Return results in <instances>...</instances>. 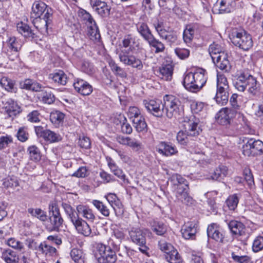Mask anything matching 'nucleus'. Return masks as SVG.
<instances>
[{
  "instance_id": "f257e3e1",
  "label": "nucleus",
  "mask_w": 263,
  "mask_h": 263,
  "mask_svg": "<svg viewBox=\"0 0 263 263\" xmlns=\"http://www.w3.org/2000/svg\"><path fill=\"white\" fill-rule=\"evenodd\" d=\"M123 46L128 49H121L119 53L120 61L125 65L142 70L143 65L141 60L147 58L146 50L140 45V40L131 34L126 35L122 40Z\"/></svg>"
},
{
  "instance_id": "f03ea898",
  "label": "nucleus",
  "mask_w": 263,
  "mask_h": 263,
  "mask_svg": "<svg viewBox=\"0 0 263 263\" xmlns=\"http://www.w3.org/2000/svg\"><path fill=\"white\" fill-rule=\"evenodd\" d=\"M170 182L179 201L187 205L193 203V198L189 195L188 182L185 178L179 174H175L171 177Z\"/></svg>"
},
{
  "instance_id": "7ed1b4c3",
  "label": "nucleus",
  "mask_w": 263,
  "mask_h": 263,
  "mask_svg": "<svg viewBox=\"0 0 263 263\" xmlns=\"http://www.w3.org/2000/svg\"><path fill=\"white\" fill-rule=\"evenodd\" d=\"M206 71L202 68L197 69L194 72H189L184 77L183 85L187 90L195 92L205 84L207 78L205 74Z\"/></svg>"
},
{
  "instance_id": "20e7f679",
  "label": "nucleus",
  "mask_w": 263,
  "mask_h": 263,
  "mask_svg": "<svg viewBox=\"0 0 263 263\" xmlns=\"http://www.w3.org/2000/svg\"><path fill=\"white\" fill-rule=\"evenodd\" d=\"M229 37L235 46L243 50H248L253 46L251 35L241 28L232 29Z\"/></svg>"
},
{
  "instance_id": "39448f33",
  "label": "nucleus",
  "mask_w": 263,
  "mask_h": 263,
  "mask_svg": "<svg viewBox=\"0 0 263 263\" xmlns=\"http://www.w3.org/2000/svg\"><path fill=\"white\" fill-rule=\"evenodd\" d=\"M164 111L170 119L177 118L183 113V106L179 99L173 95H166L163 97Z\"/></svg>"
},
{
  "instance_id": "423d86ee",
  "label": "nucleus",
  "mask_w": 263,
  "mask_h": 263,
  "mask_svg": "<svg viewBox=\"0 0 263 263\" xmlns=\"http://www.w3.org/2000/svg\"><path fill=\"white\" fill-rule=\"evenodd\" d=\"M242 153L248 157H255L263 154V142L259 140L245 138L243 140Z\"/></svg>"
},
{
  "instance_id": "0eeeda50",
  "label": "nucleus",
  "mask_w": 263,
  "mask_h": 263,
  "mask_svg": "<svg viewBox=\"0 0 263 263\" xmlns=\"http://www.w3.org/2000/svg\"><path fill=\"white\" fill-rule=\"evenodd\" d=\"M97 251L100 255L98 258V263H115L117 256L115 251L110 246L98 243Z\"/></svg>"
},
{
  "instance_id": "6e6552de",
  "label": "nucleus",
  "mask_w": 263,
  "mask_h": 263,
  "mask_svg": "<svg viewBox=\"0 0 263 263\" xmlns=\"http://www.w3.org/2000/svg\"><path fill=\"white\" fill-rule=\"evenodd\" d=\"M49 220L51 226V230L58 231L63 223V219L57 204L53 202L49 204Z\"/></svg>"
},
{
  "instance_id": "1a4fd4ad",
  "label": "nucleus",
  "mask_w": 263,
  "mask_h": 263,
  "mask_svg": "<svg viewBox=\"0 0 263 263\" xmlns=\"http://www.w3.org/2000/svg\"><path fill=\"white\" fill-rule=\"evenodd\" d=\"M22 43L15 36L10 37L6 42V54L8 58L14 61L18 57V52L21 49Z\"/></svg>"
},
{
  "instance_id": "9d476101",
  "label": "nucleus",
  "mask_w": 263,
  "mask_h": 263,
  "mask_svg": "<svg viewBox=\"0 0 263 263\" xmlns=\"http://www.w3.org/2000/svg\"><path fill=\"white\" fill-rule=\"evenodd\" d=\"M143 105L148 112L157 117H162L164 113V103L160 100H144Z\"/></svg>"
},
{
  "instance_id": "9b49d317",
  "label": "nucleus",
  "mask_w": 263,
  "mask_h": 263,
  "mask_svg": "<svg viewBox=\"0 0 263 263\" xmlns=\"http://www.w3.org/2000/svg\"><path fill=\"white\" fill-rule=\"evenodd\" d=\"M35 132L38 137L43 138L45 141L50 143L58 142L62 139L59 134L48 129H44L42 126H35Z\"/></svg>"
},
{
  "instance_id": "f8f14e48",
  "label": "nucleus",
  "mask_w": 263,
  "mask_h": 263,
  "mask_svg": "<svg viewBox=\"0 0 263 263\" xmlns=\"http://www.w3.org/2000/svg\"><path fill=\"white\" fill-rule=\"evenodd\" d=\"M184 126L185 132L188 136L196 137L202 132L199 125V120L194 116L190 117L187 121H184Z\"/></svg>"
},
{
  "instance_id": "ddd939ff",
  "label": "nucleus",
  "mask_w": 263,
  "mask_h": 263,
  "mask_svg": "<svg viewBox=\"0 0 263 263\" xmlns=\"http://www.w3.org/2000/svg\"><path fill=\"white\" fill-rule=\"evenodd\" d=\"M117 141L120 144L130 147L135 152H138L143 147L140 140L136 137L119 136Z\"/></svg>"
},
{
  "instance_id": "4468645a",
  "label": "nucleus",
  "mask_w": 263,
  "mask_h": 263,
  "mask_svg": "<svg viewBox=\"0 0 263 263\" xmlns=\"http://www.w3.org/2000/svg\"><path fill=\"white\" fill-rule=\"evenodd\" d=\"M53 10L48 9L43 17L34 18L32 23L35 28L41 32H47L49 24H51L52 20Z\"/></svg>"
},
{
  "instance_id": "2eb2a0df",
  "label": "nucleus",
  "mask_w": 263,
  "mask_h": 263,
  "mask_svg": "<svg viewBox=\"0 0 263 263\" xmlns=\"http://www.w3.org/2000/svg\"><path fill=\"white\" fill-rule=\"evenodd\" d=\"M228 226L231 233L235 237L248 238L249 237L247 228L241 222L233 220L229 222Z\"/></svg>"
},
{
  "instance_id": "dca6fc26",
  "label": "nucleus",
  "mask_w": 263,
  "mask_h": 263,
  "mask_svg": "<svg viewBox=\"0 0 263 263\" xmlns=\"http://www.w3.org/2000/svg\"><path fill=\"white\" fill-rule=\"evenodd\" d=\"M146 230L139 227H132L128 232L132 241L136 245L143 244L146 240Z\"/></svg>"
},
{
  "instance_id": "f3484780",
  "label": "nucleus",
  "mask_w": 263,
  "mask_h": 263,
  "mask_svg": "<svg viewBox=\"0 0 263 263\" xmlns=\"http://www.w3.org/2000/svg\"><path fill=\"white\" fill-rule=\"evenodd\" d=\"M224 233V232L215 223L209 226L207 229L208 237L218 242H223Z\"/></svg>"
},
{
  "instance_id": "a211bd4d",
  "label": "nucleus",
  "mask_w": 263,
  "mask_h": 263,
  "mask_svg": "<svg viewBox=\"0 0 263 263\" xmlns=\"http://www.w3.org/2000/svg\"><path fill=\"white\" fill-rule=\"evenodd\" d=\"M48 9H52L44 2L35 1L32 6L31 18L34 19L42 17Z\"/></svg>"
},
{
  "instance_id": "6ab92c4d",
  "label": "nucleus",
  "mask_w": 263,
  "mask_h": 263,
  "mask_svg": "<svg viewBox=\"0 0 263 263\" xmlns=\"http://www.w3.org/2000/svg\"><path fill=\"white\" fill-rule=\"evenodd\" d=\"M156 151L160 154L168 157L178 153L176 147L171 143L162 141L156 147Z\"/></svg>"
},
{
  "instance_id": "aec40b11",
  "label": "nucleus",
  "mask_w": 263,
  "mask_h": 263,
  "mask_svg": "<svg viewBox=\"0 0 263 263\" xmlns=\"http://www.w3.org/2000/svg\"><path fill=\"white\" fill-rule=\"evenodd\" d=\"M233 114V110L228 107L222 108L216 114L215 119L219 124L227 125L230 124Z\"/></svg>"
},
{
  "instance_id": "412c9836",
  "label": "nucleus",
  "mask_w": 263,
  "mask_h": 263,
  "mask_svg": "<svg viewBox=\"0 0 263 263\" xmlns=\"http://www.w3.org/2000/svg\"><path fill=\"white\" fill-rule=\"evenodd\" d=\"M218 57L213 58V61L220 70L228 72L231 70L232 66L228 59V54L226 53H222Z\"/></svg>"
},
{
  "instance_id": "4be33fe9",
  "label": "nucleus",
  "mask_w": 263,
  "mask_h": 263,
  "mask_svg": "<svg viewBox=\"0 0 263 263\" xmlns=\"http://www.w3.org/2000/svg\"><path fill=\"white\" fill-rule=\"evenodd\" d=\"M233 3V0H217L213 7V11L218 13L230 12Z\"/></svg>"
},
{
  "instance_id": "5701e85b",
  "label": "nucleus",
  "mask_w": 263,
  "mask_h": 263,
  "mask_svg": "<svg viewBox=\"0 0 263 263\" xmlns=\"http://www.w3.org/2000/svg\"><path fill=\"white\" fill-rule=\"evenodd\" d=\"M90 4L93 9L102 17L109 14L110 8L104 2L100 0H90Z\"/></svg>"
},
{
  "instance_id": "b1692460",
  "label": "nucleus",
  "mask_w": 263,
  "mask_h": 263,
  "mask_svg": "<svg viewBox=\"0 0 263 263\" xmlns=\"http://www.w3.org/2000/svg\"><path fill=\"white\" fill-rule=\"evenodd\" d=\"M181 232L185 239H194L197 232L196 224L193 222L185 223L181 228Z\"/></svg>"
},
{
  "instance_id": "393cba45",
  "label": "nucleus",
  "mask_w": 263,
  "mask_h": 263,
  "mask_svg": "<svg viewBox=\"0 0 263 263\" xmlns=\"http://www.w3.org/2000/svg\"><path fill=\"white\" fill-rule=\"evenodd\" d=\"M73 85L75 90L83 96L89 95L92 91V86L82 79H77Z\"/></svg>"
},
{
  "instance_id": "a878e982",
  "label": "nucleus",
  "mask_w": 263,
  "mask_h": 263,
  "mask_svg": "<svg viewBox=\"0 0 263 263\" xmlns=\"http://www.w3.org/2000/svg\"><path fill=\"white\" fill-rule=\"evenodd\" d=\"M73 226L78 233L85 237L93 236V235H91V229L89 225L82 218Z\"/></svg>"
},
{
  "instance_id": "bb28decb",
  "label": "nucleus",
  "mask_w": 263,
  "mask_h": 263,
  "mask_svg": "<svg viewBox=\"0 0 263 263\" xmlns=\"http://www.w3.org/2000/svg\"><path fill=\"white\" fill-rule=\"evenodd\" d=\"M62 207L73 226L81 218L78 213H77L74 209L69 204L62 202Z\"/></svg>"
},
{
  "instance_id": "cd10ccee",
  "label": "nucleus",
  "mask_w": 263,
  "mask_h": 263,
  "mask_svg": "<svg viewBox=\"0 0 263 263\" xmlns=\"http://www.w3.org/2000/svg\"><path fill=\"white\" fill-rule=\"evenodd\" d=\"M106 160L107 162V165L110 168V171L117 177L125 181L126 176L122 170L117 165L115 161L111 157L108 156L106 157Z\"/></svg>"
},
{
  "instance_id": "c85d7f7f",
  "label": "nucleus",
  "mask_w": 263,
  "mask_h": 263,
  "mask_svg": "<svg viewBox=\"0 0 263 263\" xmlns=\"http://www.w3.org/2000/svg\"><path fill=\"white\" fill-rule=\"evenodd\" d=\"M39 92V99L43 103L51 104L55 101V97L49 89H46L42 86L41 90Z\"/></svg>"
},
{
  "instance_id": "c756f323",
  "label": "nucleus",
  "mask_w": 263,
  "mask_h": 263,
  "mask_svg": "<svg viewBox=\"0 0 263 263\" xmlns=\"http://www.w3.org/2000/svg\"><path fill=\"white\" fill-rule=\"evenodd\" d=\"M78 214L87 220L93 222L96 216L92 209L84 205H78L76 208Z\"/></svg>"
},
{
  "instance_id": "7c9ffc66",
  "label": "nucleus",
  "mask_w": 263,
  "mask_h": 263,
  "mask_svg": "<svg viewBox=\"0 0 263 263\" xmlns=\"http://www.w3.org/2000/svg\"><path fill=\"white\" fill-rule=\"evenodd\" d=\"M6 111L10 117L15 116L21 112V107L12 99H9L5 104Z\"/></svg>"
},
{
  "instance_id": "2f4dec72",
  "label": "nucleus",
  "mask_w": 263,
  "mask_h": 263,
  "mask_svg": "<svg viewBox=\"0 0 263 263\" xmlns=\"http://www.w3.org/2000/svg\"><path fill=\"white\" fill-rule=\"evenodd\" d=\"M17 30L18 32L26 38L34 39L35 34L26 23L21 22L17 24Z\"/></svg>"
},
{
  "instance_id": "473e14b6",
  "label": "nucleus",
  "mask_w": 263,
  "mask_h": 263,
  "mask_svg": "<svg viewBox=\"0 0 263 263\" xmlns=\"http://www.w3.org/2000/svg\"><path fill=\"white\" fill-rule=\"evenodd\" d=\"M173 73V66L170 64H163L159 68V76L165 81H171Z\"/></svg>"
},
{
  "instance_id": "72a5a7b5",
  "label": "nucleus",
  "mask_w": 263,
  "mask_h": 263,
  "mask_svg": "<svg viewBox=\"0 0 263 263\" xmlns=\"http://www.w3.org/2000/svg\"><path fill=\"white\" fill-rule=\"evenodd\" d=\"M249 74L240 73L234 82V86L239 91H244L247 87L248 77Z\"/></svg>"
},
{
  "instance_id": "f704fd0d",
  "label": "nucleus",
  "mask_w": 263,
  "mask_h": 263,
  "mask_svg": "<svg viewBox=\"0 0 263 263\" xmlns=\"http://www.w3.org/2000/svg\"><path fill=\"white\" fill-rule=\"evenodd\" d=\"M136 27L138 32L145 41L153 35L147 24L145 22H138L136 24Z\"/></svg>"
},
{
  "instance_id": "c9c22d12",
  "label": "nucleus",
  "mask_w": 263,
  "mask_h": 263,
  "mask_svg": "<svg viewBox=\"0 0 263 263\" xmlns=\"http://www.w3.org/2000/svg\"><path fill=\"white\" fill-rule=\"evenodd\" d=\"M1 257L6 263L18 262V257L16 252L10 249L2 250Z\"/></svg>"
},
{
  "instance_id": "e433bc0d",
  "label": "nucleus",
  "mask_w": 263,
  "mask_h": 263,
  "mask_svg": "<svg viewBox=\"0 0 263 263\" xmlns=\"http://www.w3.org/2000/svg\"><path fill=\"white\" fill-rule=\"evenodd\" d=\"M146 42H147L150 47L155 49V53L163 52L165 50L164 44L156 39L154 35L147 39Z\"/></svg>"
},
{
  "instance_id": "4c0bfd02",
  "label": "nucleus",
  "mask_w": 263,
  "mask_h": 263,
  "mask_svg": "<svg viewBox=\"0 0 263 263\" xmlns=\"http://www.w3.org/2000/svg\"><path fill=\"white\" fill-rule=\"evenodd\" d=\"M229 89H226L224 88L217 89L214 99L217 104L224 105L227 103L229 96Z\"/></svg>"
},
{
  "instance_id": "58836bf2",
  "label": "nucleus",
  "mask_w": 263,
  "mask_h": 263,
  "mask_svg": "<svg viewBox=\"0 0 263 263\" xmlns=\"http://www.w3.org/2000/svg\"><path fill=\"white\" fill-rule=\"evenodd\" d=\"M197 29V26L195 24L186 26L183 33V39L185 43H189L192 41Z\"/></svg>"
},
{
  "instance_id": "ea45409f",
  "label": "nucleus",
  "mask_w": 263,
  "mask_h": 263,
  "mask_svg": "<svg viewBox=\"0 0 263 263\" xmlns=\"http://www.w3.org/2000/svg\"><path fill=\"white\" fill-rule=\"evenodd\" d=\"M105 197L115 212H117V209H122L123 205L115 194L108 193Z\"/></svg>"
},
{
  "instance_id": "a19ab883",
  "label": "nucleus",
  "mask_w": 263,
  "mask_h": 263,
  "mask_svg": "<svg viewBox=\"0 0 263 263\" xmlns=\"http://www.w3.org/2000/svg\"><path fill=\"white\" fill-rule=\"evenodd\" d=\"M152 230L157 235L162 236L167 231V226L163 222L154 220L151 223Z\"/></svg>"
},
{
  "instance_id": "79ce46f5",
  "label": "nucleus",
  "mask_w": 263,
  "mask_h": 263,
  "mask_svg": "<svg viewBox=\"0 0 263 263\" xmlns=\"http://www.w3.org/2000/svg\"><path fill=\"white\" fill-rule=\"evenodd\" d=\"M87 35L89 39L93 41H99L101 38V35L96 23H93L92 25H87Z\"/></svg>"
},
{
  "instance_id": "37998d69",
  "label": "nucleus",
  "mask_w": 263,
  "mask_h": 263,
  "mask_svg": "<svg viewBox=\"0 0 263 263\" xmlns=\"http://www.w3.org/2000/svg\"><path fill=\"white\" fill-rule=\"evenodd\" d=\"M49 78L56 84L64 85L67 82V76L65 73L61 70L58 72L50 73Z\"/></svg>"
},
{
  "instance_id": "c03bdc74",
  "label": "nucleus",
  "mask_w": 263,
  "mask_h": 263,
  "mask_svg": "<svg viewBox=\"0 0 263 263\" xmlns=\"http://www.w3.org/2000/svg\"><path fill=\"white\" fill-rule=\"evenodd\" d=\"M21 86L23 89L33 91H40L42 88V86L40 83L30 79L25 80L21 83Z\"/></svg>"
},
{
  "instance_id": "a18cd8bd",
  "label": "nucleus",
  "mask_w": 263,
  "mask_h": 263,
  "mask_svg": "<svg viewBox=\"0 0 263 263\" xmlns=\"http://www.w3.org/2000/svg\"><path fill=\"white\" fill-rule=\"evenodd\" d=\"M228 174V168L226 166L220 165L212 173L210 179L214 180H221Z\"/></svg>"
},
{
  "instance_id": "49530a36",
  "label": "nucleus",
  "mask_w": 263,
  "mask_h": 263,
  "mask_svg": "<svg viewBox=\"0 0 263 263\" xmlns=\"http://www.w3.org/2000/svg\"><path fill=\"white\" fill-rule=\"evenodd\" d=\"M247 87L249 92L253 96H255L259 90V84L256 78L251 74L248 77Z\"/></svg>"
},
{
  "instance_id": "de8ad7c7",
  "label": "nucleus",
  "mask_w": 263,
  "mask_h": 263,
  "mask_svg": "<svg viewBox=\"0 0 263 263\" xmlns=\"http://www.w3.org/2000/svg\"><path fill=\"white\" fill-rule=\"evenodd\" d=\"M1 85L7 91L11 92H16L17 88L15 86V83L10 79L6 77H3L0 80Z\"/></svg>"
},
{
  "instance_id": "09e8293b",
  "label": "nucleus",
  "mask_w": 263,
  "mask_h": 263,
  "mask_svg": "<svg viewBox=\"0 0 263 263\" xmlns=\"http://www.w3.org/2000/svg\"><path fill=\"white\" fill-rule=\"evenodd\" d=\"M240 196V194H234L228 197L226 203L230 210L234 211L236 209Z\"/></svg>"
},
{
  "instance_id": "8fccbe9b",
  "label": "nucleus",
  "mask_w": 263,
  "mask_h": 263,
  "mask_svg": "<svg viewBox=\"0 0 263 263\" xmlns=\"http://www.w3.org/2000/svg\"><path fill=\"white\" fill-rule=\"evenodd\" d=\"M134 127L138 132H142L147 130V125L143 116L140 117L132 122Z\"/></svg>"
},
{
  "instance_id": "3c124183",
  "label": "nucleus",
  "mask_w": 263,
  "mask_h": 263,
  "mask_svg": "<svg viewBox=\"0 0 263 263\" xmlns=\"http://www.w3.org/2000/svg\"><path fill=\"white\" fill-rule=\"evenodd\" d=\"M92 204L102 215L105 217H108L109 216V209L103 202L98 200H93L92 201Z\"/></svg>"
},
{
  "instance_id": "603ef678",
  "label": "nucleus",
  "mask_w": 263,
  "mask_h": 263,
  "mask_svg": "<svg viewBox=\"0 0 263 263\" xmlns=\"http://www.w3.org/2000/svg\"><path fill=\"white\" fill-rule=\"evenodd\" d=\"M28 212L33 217H36L41 221H45L47 219L46 212L41 209L29 208Z\"/></svg>"
},
{
  "instance_id": "864d4df0",
  "label": "nucleus",
  "mask_w": 263,
  "mask_h": 263,
  "mask_svg": "<svg viewBox=\"0 0 263 263\" xmlns=\"http://www.w3.org/2000/svg\"><path fill=\"white\" fill-rule=\"evenodd\" d=\"M209 53L213 59V58L218 57L221 55L222 53H226L223 48L219 44L213 43L210 45L209 48Z\"/></svg>"
},
{
  "instance_id": "5fc2aeb1",
  "label": "nucleus",
  "mask_w": 263,
  "mask_h": 263,
  "mask_svg": "<svg viewBox=\"0 0 263 263\" xmlns=\"http://www.w3.org/2000/svg\"><path fill=\"white\" fill-rule=\"evenodd\" d=\"M70 256L75 263H85V258L82 250L77 248L72 249Z\"/></svg>"
},
{
  "instance_id": "6e6d98bb",
  "label": "nucleus",
  "mask_w": 263,
  "mask_h": 263,
  "mask_svg": "<svg viewBox=\"0 0 263 263\" xmlns=\"http://www.w3.org/2000/svg\"><path fill=\"white\" fill-rule=\"evenodd\" d=\"M29 158L32 161L37 162L41 160V155L39 149L35 145H31L27 149Z\"/></svg>"
},
{
  "instance_id": "4d7b16f0",
  "label": "nucleus",
  "mask_w": 263,
  "mask_h": 263,
  "mask_svg": "<svg viewBox=\"0 0 263 263\" xmlns=\"http://www.w3.org/2000/svg\"><path fill=\"white\" fill-rule=\"evenodd\" d=\"M79 16L81 18L82 21L87 25H92V24L96 23L90 14L87 12L84 9H81L79 10Z\"/></svg>"
},
{
  "instance_id": "13d9d810",
  "label": "nucleus",
  "mask_w": 263,
  "mask_h": 263,
  "mask_svg": "<svg viewBox=\"0 0 263 263\" xmlns=\"http://www.w3.org/2000/svg\"><path fill=\"white\" fill-rule=\"evenodd\" d=\"M160 37L166 40L170 45L176 44L177 42V35L175 31H166Z\"/></svg>"
},
{
  "instance_id": "bf43d9fd",
  "label": "nucleus",
  "mask_w": 263,
  "mask_h": 263,
  "mask_svg": "<svg viewBox=\"0 0 263 263\" xmlns=\"http://www.w3.org/2000/svg\"><path fill=\"white\" fill-rule=\"evenodd\" d=\"M7 244L10 247L20 252L25 251V247L23 243L14 238H10L7 240Z\"/></svg>"
},
{
  "instance_id": "052dcab7",
  "label": "nucleus",
  "mask_w": 263,
  "mask_h": 263,
  "mask_svg": "<svg viewBox=\"0 0 263 263\" xmlns=\"http://www.w3.org/2000/svg\"><path fill=\"white\" fill-rule=\"evenodd\" d=\"M165 257L170 263H181L182 261L181 256L176 249L173 250L171 253L165 255Z\"/></svg>"
},
{
  "instance_id": "680f3d73",
  "label": "nucleus",
  "mask_w": 263,
  "mask_h": 263,
  "mask_svg": "<svg viewBox=\"0 0 263 263\" xmlns=\"http://www.w3.org/2000/svg\"><path fill=\"white\" fill-rule=\"evenodd\" d=\"M65 115L60 111H54L50 114V120L51 122L57 125L62 123L64 119Z\"/></svg>"
},
{
  "instance_id": "e2e57ef3",
  "label": "nucleus",
  "mask_w": 263,
  "mask_h": 263,
  "mask_svg": "<svg viewBox=\"0 0 263 263\" xmlns=\"http://www.w3.org/2000/svg\"><path fill=\"white\" fill-rule=\"evenodd\" d=\"M229 89V86L226 77L223 74H217V89Z\"/></svg>"
},
{
  "instance_id": "0e129e2a",
  "label": "nucleus",
  "mask_w": 263,
  "mask_h": 263,
  "mask_svg": "<svg viewBox=\"0 0 263 263\" xmlns=\"http://www.w3.org/2000/svg\"><path fill=\"white\" fill-rule=\"evenodd\" d=\"M142 116L143 115L138 108L135 106L129 107L128 111V117L131 122Z\"/></svg>"
},
{
  "instance_id": "69168bd1",
  "label": "nucleus",
  "mask_w": 263,
  "mask_h": 263,
  "mask_svg": "<svg viewBox=\"0 0 263 263\" xmlns=\"http://www.w3.org/2000/svg\"><path fill=\"white\" fill-rule=\"evenodd\" d=\"M254 252H258L263 249V237L258 236L254 239L252 246Z\"/></svg>"
},
{
  "instance_id": "338daca9",
  "label": "nucleus",
  "mask_w": 263,
  "mask_h": 263,
  "mask_svg": "<svg viewBox=\"0 0 263 263\" xmlns=\"http://www.w3.org/2000/svg\"><path fill=\"white\" fill-rule=\"evenodd\" d=\"M232 259L238 263H252L251 258L248 255H239L234 252L231 254Z\"/></svg>"
},
{
  "instance_id": "774afa93",
  "label": "nucleus",
  "mask_w": 263,
  "mask_h": 263,
  "mask_svg": "<svg viewBox=\"0 0 263 263\" xmlns=\"http://www.w3.org/2000/svg\"><path fill=\"white\" fill-rule=\"evenodd\" d=\"M13 142V138L10 135H6L0 137V150L6 148L9 144Z\"/></svg>"
}]
</instances>
